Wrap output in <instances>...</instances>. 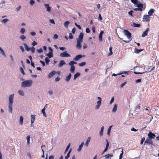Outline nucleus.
<instances>
[{"label": "nucleus", "instance_id": "obj_1", "mask_svg": "<svg viewBox=\"0 0 159 159\" xmlns=\"http://www.w3.org/2000/svg\"><path fill=\"white\" fill-rule=\"evenodd\" d=\"M14 94H11L9 97V103L8 107L9 111L12 113V104L13 102Z\"/></svg>", "mask_w": 159, "mask_h": 159}, {"label": "nucleus", "instance_id": "obj_2", "mask_svg": "<svg viewBox=\"0 0 159 159\" xmlns=\"http://www.w3.org/2000/svg\"><path fill=\"white\" fill-rule=\"evenodd\" d=\"M32 81L31 80H26L22 83L21 86L24 88L26 87H29L32 85Z\"/></svg>", "mask_w": 159, "mask_h": 159}, {"label": "nucleus", "instance_id": "obj_3", "mask_svg": "<svg viewBox=\"0 0 159 159\" xmlns=\"http://www.w3.org/2000/svg\"><path fill=\"white\" fill-rule=\"evenodd\" d=\"M124 33L125 35L127 37V38L129 39H130V40H131V33L127 30H124Z\"/></svg>", "mask_w": 159, "mask_h": 159}, {"label": "nucleus", "instance_id": "obj_4", "mask_svg": "<svg viewBox=\"0 0 159 159\" xmlns=\"http://www.w3.org/2000/svg\"><path fill=\"white\" fill-rule=\"evenodd\" d=\"M60 56L61 57H70V55L66 51L63 52L61 53Z\"/></svg>", "mask_w": 159, "mask_h": 159}, {"label": "nucleus", "instance_id": "obj_5", "mask_svg": "<svg viewBox=\"0 0 159 159\" xmlns=\"http://www.w3.org/2000/svg\"><path fill=\"white\" fill-rule=\"evenodd\" d=\"M98 98L99 100V101H98L97 102V105L96 106V109H98L100 107V106L101 105L102 103H101V101H102V99L100 97H98Z\"/></svg>", "mask_w": 159, "mask_h": 159}, {"label": "nucleus", "instance_id": "obj_6", "mask_svg": "<svg viewBox=\"0 0 159 159\" xmlns=\"http://www.w3.org/2000/svg\"><path fill=\"white\" fill-rule=\"evenodd\" d=\"M150 17L148 15H144L143 18V21L145 22H148L150 21Z\"/></svg>", "mask_w": 159, "mask_h": 159}, {"label": "nucleus", "instance_id": "obj_7", "mask_svg": "<svg viewBox=\"0 0 159 159\" xmlns=\"http://www.w3.org/2000/svg\"><path fill=\"white\" fill-rule=\"evenodd\" d=\"M153 142L152 140V139L149 138L146 139V140L144 142V145H145L146 143H147L149 144H153Z\"/></svg>", "mask_w": 159, "mask_h": 159}, {"label": "nucleus", "instance_id": "obj_8", "mask_svg": "<svg viewBox=\"0 0 159 159\" xmlns=\"http://www.w3.org/2000/svg\"><path fill=\"white\" fill-rule=\"evenodd\" d=\"M148 138L151 139H154L156 136L154 134L151 132H149L148 134Z\"/></svg>", "mask_w": 159, "mask_h": 159}, {"label": "nucleus", "instance_id": "obj_9", "mask_svg": "<svg viewBox=\"0 0 159 159\" xmlns=\"http://www.w3.org/2000/svg\"><path fill=\"white\" fill-rule=\"evenodd\" d=\"M82 42V41H79L78 40H77V44L76 46V47L78 49H80L81 48L82 46L81 44V43Z\"/></svg>", "mask_w": 159, "mask_h": 159}, {"label": "nucleus", "instance_id": "obj_10", "mask_svg": "<svg viewBox=\"0 0 159 159\" xmlns=\"http://www.w3.org/2000/svg\"><path fill=\"white\" fill-rule=\"evenodd\" d=\"M149 29H150L149 28L146 29V30L143 33L142 35V37H144L148 35V32L149 31Z\"/></svg>", "mask_w": 159, "mask_h": 159}, {"label": "nucleus", "instance_id": "obj_11", "mask_svg": "<svg viewBox=\"0 0 159 159\" xmlns=\"http://www.w3.org/2000/svg\"><path fill=\"white\" fill-rule=\"evenodd\" d=\"M83 36V34L82 33H80V35L79 36V38L77 39V40L82 41Z\"/></svg>", "mask_w": 159, "mask_h": 159}, {"label": "nucleus", "instance_id": "obj_12", "mask_svg": "<svg viewBox=\"0 0 159 159\" xmlns=\"http://www.w3.org/2000/svg\"><path fill=\"white\" fill-rule=\"evenodd\" d=\"M56 73V72L55 71L53 70L48 75V78H50L52 77Z\"/></svg>", "mask_w": 159, "mask_h": 159}, {"label": "nucleus", "instance_id": "obj_13", "mask_svg": "<svg viewBox=\"0 0 159 159\" xmlns=\"http://www.w3.org/2000/svg\"><path fill=\"white\" fill-rule=\"evenodd\" d=\"M82 57V55H78L75 56V57L74 58V60L75 61H77Z\"/></svg>", "mask_w": 159, "mask_h": 159}, {"label": "nucleus", "instance_id": "obj_14", "mask_svg": "<svg viewBox=\"0 0 159 159\" xmlns=\"http://www.w3.org/2000/svg\"><path fill=\"white\" fill-rule=\"evenodd\" d=\"M44 6L45 7L47 8L46 11L48 12H50L51 10V7L49 6V4H45Z\"/></svg>", "mask_w": 159, "mask_h": 159}, {"label": "nucleus", "instance_id": "obj_15", "mask_svg": "<svg viewBox=\"0 0 159 159\" xmlns=\"http://www.w3.org/2000/svg\"><path fill=\"white\" fill-rule=\"evenodd\" d=\"M31 123L32 125L33 123L34 122L35 120V115H31Z\"/></svg>", "mask_w": 159, "mask_h": 159}, {"label": "nucleus", "instance_id": "obj_16", "mask_svg": "<svg viewBox=\"0 0 159 159\" xmlns=\"http://www.w3.org/2000/svg\"><path fill=\"white\" fill-rule=\"evenodd\" d=\"M104 33L103 31H101V32L100 33L99 36V40L100 41H102V35Z\"/></svg>", "mask_w": 159, "mask_h": 159}, {"label": "nucleus", "instance_id": "obj_17", "mask_svg": "<svg viewBox=\"0 0 159 159\" xmlns=\"http://www.w3.org/2000/svg\"><path fill=\"white\" fill-rule=\"evenodd\" d=\"M66 64V62L63 60H61L58 65L59 67H61L62 66L64 65H65Z\"/></svg>", "mask_w": 159, "mask_h": 159}, {"label": "nucleus", "instance_id": "obj_18", "mask_svg": "<svg viewBox=\"0 0 159 159\" xmlns=\"http://www.w3.org/2000/svg\"><path fill=\"white\" fill-rule=\"evenodd\" d=\"M138 7L141 8L142 9H143V5L142 3H140V2H139L138 3L136 4Z\"/></svg>", "mask_w": 159, "mask_h": 159}, {"label": "nucleus", "instance_id": "obj_19", "mask_svg": "<svg viewBox=\"0 0 159 159\" xmlns=\"http://www.w3.org/2000/svg\"><path fill=\"white\" fill-rule=\"evenodd\" d=\"M131 25L134 27H140L141 26V25L140 24H136L134 23H133L132 24H131Z\"/></svg>", "mask_w": 159, "mask_h": 159}, {"label": "nucleus", "instance_id": "obj_20", "mask_svg": "<svg viewBox=\"0 0 159 159\" xmlns=\"http://www.w3.org/2000/svg\"><path fill=\"white\" fill-rule=\"evenodd\" d=\"M71 77V73H69V75L66 77V80L67 82H68L70 80V79Z\"/></svg>", "mask_w": 159, "mask_h": 159}, {"label": "nucleus", "instance_id": "obj_21", "mask_svg": "<svg viewBox=\"0 0 159 159\" xmlns=\"http://www.w3.org/2000/svg\"><path fill=\"white\" fill-rule=\"evenodd\" d=\"M24 45L25 47V50L27 51H29L31 50V48H30L29 47L26 43H25L24 44Z\"/></svg>", "mask_w": 159, "mask_h": 159}, {"label": "nucleus", "instance_id": "obj_22", "mask_svg": "<svg viewBox=\"0 0 159 159\" xmlns=\"http://www.w3.org/2000/svg\"><path fill=\"white\" fill-rule=\"evenodd\" d=\"M154 10L153 9H151L148 12V15L151 16L152 14L154 12Z\"/></svg>", "mask_w": 159, "mask_h": 159}, {"label": "nucleus", "instance_id": "obj_23", "mask_svg": "<svg viewBox=\"0 0 159 159\" xmlns=\"http://www.w3.org/2000/svg\"><path fill=\"white\" fill-rule=\"evenodd\" d=\"M113 156V155L112 154H107L105 156V157L106 159H108L109 158H111V157H112Z\"/></svg>", "mask_w": 159, "mask_h": 159}, {"label": "nucleus", "instance_id": "obj_24", "mask_svg": "<svg viewBox=\"0 0 159 159\" xmlns=\"http://www.w3.org/2000/svg\"><path fill=\"white\" fill-rule=\"evenodd\" d=\"M117 104H115L112 110V111L113 112H115L117 109Z\"/></svg>", "mask_w": 159, "mask_h": 159}, {"label": "nucleus", "instance_id": "obj_25", "mask_svg": "<svg viewBox=\"0 0 159 159\" xmlns=\"http://www.w3.org/2000/svg\"><path fill=\"white\" fill-rule=\"evenodd\" d=\"M80 75V73L79 72L77 73L76 74L74 75V80H75L77 78V77H79Z\"/></svg>", "mask_w": 159, "mask_h": 159}, {"label": "nucleus", "instance_id": "obj_26", "mask_svg": "<svg viewBox=\"0 0 159 159\" xmlns=\"http://www.w3.org/2000/svg\"><path fill=\"white\" fill-rule=\"evenodd\" d=\"M71 151V148L70 149L69 152L67 153V155L65 157V158L66 159H68V158L70 156V154Z\"/></svg>", "mask_w": 159, "mask_h": 159}, {"label": "nucleus", "instance_id": "obj_27", "mask_svg": "<svg viewBox=\"0 0 159 159\" xmlns=\"http://www.w3.org/2000/svg\"><path fill=\"white\" fill-rule=\"evenodd\" d=\"M75 67L74 66H71L70 67V72L73 73L74 72L75 70Z\"/></svg>", "mask_w": 159, "mask_h": 159}, {"label": "nucleus", "instance_id": "obj_28", "mask_svg": "<svg viewBox=\"0 0 159 159\" xmlns=\"http://www.w3.org/2000/svg\"><path fill=\"white\" fill-rule=\"evenodd\" d=\"M90 139L91 137H89L87 139L86 143L85 144V145L87 147L88 146L89 142L90 141Z\"/></svg>", "mask_w": 159, "mask_h": 159}, {"label": "nucleus", "instance_id": "obj_29", "mask_svg": "<svg viewBox=\"0 0 159 159\" xmlns=\"http://www.w3.org/2000/svg\"><path fill=\"white\" fill-rule=\"evenodd\" d=\"M23 118L22 116H21L20 118L19 123L20 125H22L23 124Z\"/></svg>", "mask_w": 159, "mask_h": 159}, {"label": "nucleus", "instance_id": "obj_30", "mask_svg": "<svg viewBox=\"0 0 159 159\" xmlns=\"http://www.w3.org/2000/svg\"><path fill=\"white\" fill-rule=\"evenodd\" d=\"M143 50V49H138L137 48H135L134 52L135 53L138 54L140 52H141Z\"/></svg>", "mask_w": 159, "mask_h": 159}, {"label": "nucleus", "instance_id": "obj_31", "mask_svg": "<svg viewBox=\"0 0 159 159\" xmlns=\"http://www.w3.org/2000/svg\"><path fill=\"white\" fill-rule=\"evenodd\" d=\"M30 135L26 137V139L27 140V144L30 145Z\"/></svg>", "mask_w": 159, "mask_h": 159}, {"label": "nucleus", "instance_id": "obj_32", "mask_svg": "<svg viewBox=\"0 0 159 159\" xmlns=\"http://www.w3.org/2000/svg\"><path fill=\"white\" fill-rule=\"evenodd\" d=\"M103 130H104V127L102 126L101 127V131L100 132V135L101 136H102L103 135Z\"/></svg>", "mask_w": 159, "mask_h": 159}, {"label": "nucleus", "instance_id": "obj_33", "mask_svg": "<svg viewBox=\"0 0 159 159\" xmlns=\"http://www.w3.org/2000/svg\"><path fill=\"white\" fill-rule=\"evenodd\" d=\"M70 143L68 145V146H67L66 150H65V151L64 152V153L65 154H66V152H67L68 151L70 146Z\"/></svg>", "mask_w": 159, "mask_h": 159}, {"label": "nucleus", "instance_id": "obj_34", "mask_svg": "<svg viewBox=\"0 0 159 159\" xmlns=\"http://www.w3.org/2000/svg\"><path fill=\"white\" fill-rule=\"evenodd\" d=\"M18 93L21 96H24V93L23 91V90H20L18 91Z\"/></svg>", "mask_w": 159, "mask_h": 159}, {"label": "nucleus", "instance_id": "obj_35", "mask_svg": "<svg viewBox=\"0 0 159 159\" xmlns=\"http://www.w3.org/2000/svg\"><path fill=\"white\" fill-rule=\"evenodd\" d=\"M0 51L1 52L2 54L5 57H6V55L4 52L1 48V47H0Z\"/></svg>", "mask_w": 159, "mask_h": 159}, {"label": "nucleus", "instance_id": "obj_36", "mask_svg": "<svg viewBox=\"0 0 159 159\" xmlns=\"http://www.w3.org/2000/svg\"><path fill=\"white\" fill-rule=\"evenodd\" d=\"M70 22L68 21H66L64 24V26L66 28H67Z\"/></svg>", "mask_w": 159, "mask_h": 159}, {"label": "nucleus", "instance_id": "obj_37", "mask_svg": "<svg viewBox=\"0 0 159 159\" xmlns=\"http://www.w3.org/2000/svg\"><path fill=\"white\" fill-rule=\"evenodd\" d=\"M84 144V142H83L81 143V144L80 145L79 148L78 149V151H80L81 150V148L83 147Z\"/></svg>", "mask_w": 159, "mask_h": 159}, {"label": "nucleus", "instance_id": "obj_38", "mask_svg": "<svg viewBox=\"0 0 159 159\" xmlns=\"http://www.w3.org/2000/svg\"><path fill=\"white\" fill-rule=\"evenodd\" d=\"M143 10V9H142L139 7H138L137 8H135L134 9V11H142Z\"/></svg>", "mask_w": 159, "mask_h": 159}, {"label": "nucleus", "instance_id": "obj_39", "mask_svg": "<svg viewBox=\"0 0 159 159\" xmlns=\"http://www.w3.org/2000/svg\"><path fill=\"white\" fill-rule=\"evenodd\" d=\"M77 64V63L75 61H71L70 62H69V65L71 66H73V65L75 64Z\"/></svg>", "mask_w": 159, "mask_h": 159}, {"label": "nucleus", "instance_id": "obj_40", "mask_svg": "<svg viewBox=\"0 0 159 159\" xmlns=\"http://www.w3.org/2000/svg\"><path fill=\"white\" fill-rule=\"evenodd\" d=\"M131 2L133 3L136 5L139 2L138 0H131Z\"/></svg>", "mask_w": 159, "mask_h": 159}, {"label": "nucleus", "instance_id": "obj_41", "mask_svg": "<svg viewBox=\"0 0 159 159\" xmlns=\"http://www.w3.org/2000/svg\"><path fill=\"white\" fill-rule=\"evenodd\" d=\"M86 63L85 62H83L79 64V66H83L85 65Z\"/></svg>", "mask_w": 159, "mask_h": 159}, {"label": "nucleus", "instance_id": "obj_42", "mask_svg": "<svg viewBox=\"0 0 159 159\" xmlns=\"http://www.w3.org/2000/svg\"><path fill=\"white\" fill-rule=\"evenodd\" d=\"M45 109L44 108H43L42 110V112L43 113V116L45 117H46L47 116V115L45 112Z\"/></svg>", "mask_w": 159, "mask_h": 159}, {"label": "nucleus", "instance_id": "obj_43", "mask_svg": "<svg viewBox=\"0 0 159 159\" xmlns=\"http://www.w3.org/2000/svg\"><path fill=\"white\" fill-rule=\"evenodd\" d=\"M48 56L49 57L51 58L53 56L52 54V52H49L48 54Z\"/></svg>", "mask_w": 159, "mask_h": 159}, {"label": "nucleus", "instance_id": "obj_44", "mask_svg": "<svg viewBox=\"0 0 159 159\" xmlns=\"http://www.w3.org/2000/svg\"><path fill=\"white\" fill-rule=\"evenodd\" d=\"M20 38L22 40H23L26 39V37L24 35H22L20 36Z\"/></svg>", "mask_w": 159, "mask_h": 159}, {"label": "nucleus", "instance_id": "obj_45", "mask_svg": "<svg viewBox=\"0 0 159 159\" xmlns=\"http://www.w3.org/2000/svg\"><path fill=\"white\" fill-rule=\"evenodd\" d=\"M140 104L137 105L135 108V109L136 110H140Z\"/></svg>", "mask_w": 159, "mask_h": 159}, {"label": "nucleus", "instance_id": "obj_46", "mask_svg": "<svg viewBox=\"0 0 159 159\" xmlns=\"http://www.w3.org/2000/svg\"><path fill=\"white\" fill-rule=\"evenodd\" d=\"M145 140V138L144 137H143L142 138L141 141H140V143L141 145H142L143 144V142Z\"/></svg>", "mask_w": 159, "mask_h": 159}, {"label": "nucleus", "instance_id": "obj_47", "mask_svg": "<svg viewBox=\"0 0 159 159\" xmlns=\"http://www.w3.org/2000/svg\"><path fill=\"white\" fill-rule=\"evenodd\" d=\"M44 146V145H42V150L43 152V155L42 156V157L43 158H44L45 157L44 156V152L43 149H42V147Z\"/></svg>", "mask_w": 159, "mask_h": 159}, {"label": "nucleus", "instance_id": "obj_48", "mask_svg": "<svg viewBox=\"0 0 159 159\" xmlns=\"http://www.w3.org/2000/svg\"><path fill=\"white\" fill-rule=\"evenodd\" d=\"M25 30L24 28H22L20 30V32L22 34H24L25 32Z\"/></svg>", "mask_w": 159, "mask_h": 159}, {"label": "nucleus", "instance_id": "obj_49", "mask_svg": "<svg viewBox=\"0 0 159 159\" xmlns=\"http://www.w3.org/2000/svg\"><path fill=\"white\" fill-rule=\"evenodd\" d=\"M8 21V20L7 19H5L2 20V22L4 23H5L6 22H7Z\"/></svg>", "mask_w": 159, "mask_h": 159}, {"label": "nucleus", "instance_id": "obj_50", "mask_svg": "<svg viewBox=\"0 0 159 159\" xmlns=\"http://www.w3.org/2000/svg\"><path fill=\"white\" fill-rule=\"evenodd\" d=\"M69 38L70 39H72L73 38V36L71 33L69 34Z\"/></svg>", "mask_w": 159, "mask_h": 159}, {"label": "nucleus", "instance_id": "obj_51", "mask_svg": "<svg viewBox=\"0 0 159 159\" xmlns=\"http://www.w3.org/2000/svg\"><path fill=\"white\" fill-rule=\"evenodd\" d=\"M45 61L46 63L47 64L50 61V60L47 57H46L45 58Z\"/></svg>", "mask_w": 159, "mask_h": 159}, {"label": "nucleus", "instance_id": "obj_52", "mask_svg": "<svg viewBox=\"0 0 159 159\" xmlns=\"http://www.w3.org/2000/svg\"><path fill=\"white\" fill-rule=\"evenodd\" d=\"M35 3V2L34 0H30V4L32 6Z\"/></svg>", "mask_w": 159, "mask_h": 159}, {"label": "nucleus", "instance_id": "obj_53", "mask_svg": "<svg viewBox=\"0 0 159 159\" xmlns=\"http://www.w3.org/2000/svg\"><path fill=\"white\" fill-rule=\"evenodd\" d=\"M31 50L32 53H34L35 52V48L34 47H32V48H31Z\"/></svg>", "mask_w": 159, "mask_h": 159}, {"label": "nucleus", "instance_id": "obj_54", "mask_svg": "<svg viewBox=\"0 0 159 159\" xmlns=\"http://www.w3.org/2000/svg\"><path fill=\"white\" fill-rule=\"evenodd\" d=\"M38 52L40 53L43 52V49L42 48H40L37 50Z\"/></svg>", "mask_w": 159, "mask_h": 159}, {"label": "nucleus", "instance_id": "obj_55", "mask_svg": "<svg viewBox=\"0 0 159 159\" xmlns=\"http://www.w3.org/2000/svg\"><path fill=\"white\" fill-rule=\"evenodd\" d=\"M133 12V11L132 10L130 11L129 12L128 14L129 16H133V14L132 13Z\"/></svg>", "mask_w": 159, "mask_h": 159}, {"label": "nucleus", "instance_id": "obj_56", "mask_svg": "<svg viewBox=\"0 0 159 159\" xmlns=\"http://www.w3.org/2000/svg\"><path fill=\"white\" fill-rule=\"evenodd\" d=\"M111 126H110L109 127V128H108V130H107V134H110Z\"/></svg>", "mask_w": 159, "mask_h": 159}, {"label": "nucleus", "instance_id": "obj_57", "mask_svg": "<svg viewBox=\"0 0 159 159\" xmlns=\"http://www.w3.org/2000/svg\"><path fill=\"white\" fill-rule=\"evenodd\" d=\"M20 71L22 73L23 75H25V73L24 72V70L22 67L20 68Z\"/></svg>", "mask_w": 159, "mask_h": 159}, {"label": "nucleus", "instance_id": "obj_58", "mask_svg": "<svg viewBox=\"0 0 159 159\" xmlns=\"http://www.w3.org/2000/svg\"><path fill=\"white\" fill-rule=\"evenodd\" d=\"M20 48L22 52H25L23 46H20Z\"/></svg>", "mask_w": 159, "mask_h": 159}, {"label": "nucleus", "instance_id": "obj_59", "mask_svg": "<svg viewBox=\"0 0 159 159\" xmlns=\"http://www.w3.org/2000/svg\"><path fill=\"white\" fill-rule=\"evenodd\" d=\"M30 34L31 35H32L33 36H34L36 35V34L35 32L33 31V32H31L30 33Z\"/></svg>", "mask_w": 159, "mask_h": 159}, {"label": "nucleus", "instance_id": "obj_60", "mask_svg": "<svg viewBox=\"0 0 159 159\" xmlns=\"http://www.w3.org/2000/svg\"><path fill=\"white\" fill-rule=\"evenodd\" d=\"M76 29L75 28H74L72 30V32L73 34H74L76 31Z\"/></svg>", "mask_w": 159, "mask_h": 159}, {"label": "nucleus", "instance_id": "obj_61", "mask_svg": "<svg viewBox=\"0 0 159 159\" xmlns=\"http://www.w3.org/2000/svg\"><path fill=\"white\" fill-rule=\"evenodd\" d=\"M86 32L87 33H90V30L89 28H86Z\"/></svg>", "mask_w": 159, "mask_h": 159}, {"label": "nucleus", "instance_id": "obj_62", "mask_svg": "<svg viewBox=\"0 0 159 159\" xmlns=\"http://www.w3.org/2000/svg\"><path fill=\"white\" fill-rule=\"evenodd\" d=\"M60 77L59 76H58L57 77V78L55 79V81H58L60 80Z\"/></svg>", "mask_w": 159, "mask_h": 159}, {"label": "nucleus", "instance_id": "obj_63", "mask_svg": "<svg viewBox=\"0 0 159 159\" xmlns=\"http://www.w3.org/2000/svg\"><path fill=\"white\" fill-rule=\"evenodd\" d=\"M49 22L51 23H52V24H55L54 21V20L53 19H50V20H49Z\"/></svg>", "mask_w": 159, "mask_h": 159}, {"label": "nucleus", "instance_id": "obj_64", "mask_svg": "<svg viewBox=\"0 0 159 159\" xmlns=\"http://www.w3.org/2000/svg\"><path fill=\"white\" fill-rule=\"evenodd\" d=\"M54 156L53 155L50 156L49 157V159H54Z\"/></svg>", "mask_w": 159, "mask_h": 159}]
</instances>
